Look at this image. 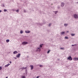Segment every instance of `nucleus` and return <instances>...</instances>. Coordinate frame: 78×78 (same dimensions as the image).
Segmentation results:
<instances>
[{
	"label": "nucleus",
	"instance_id": "obj_20",
	"mask_svg": "<svg viewBox=\"0 0 78 78\" xmlns=\"http://www.w3.org/2000/svg\"><path fill=\"white\" fill-rule=\"evenodd\" d=\"M55 14H57V13H58V11H55Z\"/></svg>",
	"mask_w": 78,
	"mask_h": 78
},
{
	"label": "nucleus",
	"instance_id": "obj_15",
	"mask_svg": "<svg viewBox=\"0 0 78 78\" xmlns=\"http://www.w3.org/2000/svg\"><path fill=\"white\" fill-rule=\"evenodd\" d=\"M21 69H27V68L26 67H25V68H24V67H23L22 68H21Z\"/></svg>",
	"mask_w": 78,
	"mask_h": 78
},
{
	"label": "nucleus",
	"instance_id": "obj_34",
	"mask_svg": "<svg viewBox=\"0 0 78 78\" xmlns=\"http://www.w3.org/2000/svg\"><path fill=\"white\" fill-rule=\"evenodd\" d=\"M6 78H8V77H6Z\"/></svg>",
	"mask_w": 78,
	"mask_h": 78
},
{
	"label": "nucleus",
	"instance_id": "obj_21",
	"mask_svg": "<svg viewBox=\"0 0 78 78\" xmlns=\"http://www.w3.org/2000/svg\"><path fill=\"white\" fill-rule=\"evenodd\" d=\"M50 50H49L47 52V53H50Z\"/></svg>",
	"mask_w": 78,
	"mask_h": 78
},
{
	"label": "nucleus",
	"instance_id": "obj_26",
	"mask_svg": "<svg viewBox=\"0 0 78 78\" xmlns=\"http://www.w3.org/2000/svg\"><path fill=\"white\" fill-rule=\"evenodd\" d=\"M49 27H50V26H51V24H49Z\"/></svg>",
	"mask_w": 78,
	"mask_h": 78
},
{
	"label": "nucleus",
	"instance_id": "obj_7",
	"mask_svg": "<svg viewBox=\"0 0 78 78\" xmlns=\"http://www.w3.org/2000/svg\"><path fill=\"white\" fill-rule=\"evenodd\" d=\"M64 6V3H62L61 4V6H62V7H63Z\"/></svg>",
	"mask_w": 78,
	"mask_h": 78
},
{
	"label": "nucleus",
	"instance_id": "obj_18",
	"mask_svg": "<svg viewBox=\"0 0 78 78\" xmlns=\"http://www.w3.org/2000/svg\"><path fill=\"white\" fill-rule=\"evenodd\" d=\"M65 38L66 39H69V38H68V37H65Z\"/></svg>",
	"mask_w": 78,
	"mask_h": 78
},
{
	"label": "nucleus",
	"instance_id": "obj_33",
	"mask_svg": "<svg viewBox=\"0 0 78 78\" xmlns=\"http://www.w3.org/2000/svg\"><path fill=\"white\" fill-rule=\"evenodd\" d=\"M10 62V63H11V62Z\"/></svg>",
	"mask_w": 78,
	"mask_h": 78
},
{
	"label": "nucleus",
	"instance_id": "obj_16",
	"mask_svg": "<svg viewBox=\"0 0 78 78\" xmlns=\"http://www.w3.org/2000/svg\"><path fill=\"white\" fill-rule=\"evenodd\" d=\"M64 25V26H65V27H67V24H65Z\"/></svg>",
	"mask_w": 78,
	"mask_h": 78
},
{
	"label": "nucleus",
	"instance_id": "obj_11",
	"mask_svg": "<svg viewBox=\"0 0 78 78\" xmlns=\"http://www.w3.org/2000/svg\"><path fill=\"white\" fill-rule=\"evenodd\" d=\"M9 66V64H8L6 65H5V67H8V66Z\"/></svg>",
	"mask_w": 78,
	"mask_h": 78
},
{
	"label": "nucleus",
	"instance_id": "obj_6",
	"mask_svg": "<svg viewBox=\"0 0 78 78\" xmlns=\"http://www.w3.org/2000/svg\"><path fill=\"white\" fill-rule=\"evenodd\" d=\"M20 56V54H18V55L16 56V58H19Z\"/></svg>",
	"mask_w": 78,
	"mask_h": 78
},
{
	"label": "nucleus",
	"instance_id": "obj_4",
	"mask_svg": "<svg viewBox=\"0 0 78 78\" xmlns=\"http://www.w3.org/2000/svg\"><path fill=\"white\" fill-rule=\"evenodd\" d=\"M28 42H23L22 43L23 45H26V44H27Z\"/></svg>",
	"mask_w": 78,
	"mask_h": 78
},
{
	"label": "nucleus",
	"instance_id": "obj_13",
	"mask_svg": "<svg viewBox=\"0 0 78 78\" xmlns=\"http://www.w3.org/2000/svg\"><path fill=\"white\" fill-rule=\"evenodd\" d=\"M6 42H9V40H6Z\"/></svg>",
	"mask_w": 78,
	"mask_h": 78
},
{
	"label": "nucleus",
	"instance_id": "obj_9",
	"mask_svg": "<svg viewBox=\"0 0 78 78\" xmlns=\"http://www.w3.org/2000/svg\"><path fill=\"white\" fill-rule=\"evenodd\" d=\"M25 33H30V31L29 30L26 31H25Z\"/></svg>",
	"mask_w": 78,
	"mask_h": 78
},
{
	"label": "nucleus",
	"instance_id": "obj_12",
	"mask_svg": "<svg viewBox=\"0 0 78 78\" xmlns=\"http://www.w3.org/2000/svg\"><path fill=\"white\" fill-rule=\"evenodd\" d=\"M61 34H65V32H61Z\"/></svg>",
	"mask_w": 78,
	"mask_h": 78
},
{
	"label": "nucleus",
	"instance_id": "obj_27",
	"mask_svg": "<svg viewBox=\"0 0 78 78\" xmlns=\"http://www.w3.org/2000/svg\"><path fill=\"white\" fill-rule=\"evenodd\" d=\"M61 49H62V50H63V49H64V48H61Z\"/></svg>",
	"mask_w": 78,
	"mask_h": 78
},
{
	"label": "nucleus",
	"instance_id": "obj_32",
	"mask_svg": "<svg viewBox=\"0 0 78 78\" xmlns=\"http://www.w3.org/2000/svg\"><path fill=\"white\" fill-rule=\"evenodd\" d=\"M2 12V11L1 10H0V12Z\"/></svg>",
	"mask_w": 78,
	"mask_h": 78
},
{
	"label": "nucleus",
	"instance_id": "obj_8",
	"mask_svg": "<svg viewBox=\"0 0 78 78\" xmlns=\"http://www.w3.org/2000/svg\"><path fill=\"white\" fill-rule=\"evenodd\" d=\"M30 67L31 70H33V65H30Z\"/></svg>",
	"mask_w": 78,
	"mask_h": 78
},
{
	"label": "nucleus",
	"instance_id": "obj_3",
	"mask_svg": "<svg viewBox=\"0 0 78 78\" xmlns=\"http://www.w3.org/2000/svg\"><path fill=\"white\" fill-rule=\"evenodd\" d=\"M74 18H75V19H77L78 18V15L76 14L74 15Z\"/></svg>",
	"mask_w": 78,
	"mask_h": 78
},
{
	"label": "nucleus",
	"instance_id": "obj_19",
	"mask_svg": "<svg viewBox=\"0 0 78 78\" xmlns=\"http://www.w3.org/2000/svg\"><path fill=\"white\" fill-rule=\"evenodd\" d=\"M4 12H6V11H7V10H6V9H5L4 10Z\"/></svg>",
	"mask_w": 78,
	"mask_h": 78
},
{
	"label": "nucleus",
	"instance_id": "obj_25",
	"mask_svg": "<svg viewBox=\"0 0 78 78\" xmlns=\"http://www.w3.org/2000/svg\"><path fill=\"white\" fill-rule=\"evenodd\" d=\"M16 12H19V10H16Z\"/></svg>",
	"mask_w": 78,
	"mask_h": 78
},
{
	"label": "nucleus",
	"instance_id": "obj_10",
	"mask_svg": "<svg viewBox=\"0 0 78 78\" xmlns=\"http://www.w3.org/2000/svg\"><path fill=\"white\" fill-rule=\"evenodd\" d=\"M17 53L18 52L17 51H15L13 52V54H17Z\"/></svg>",
	"mask_w": 78,
	"mask_h": 78
},
{
	"label": "nucleus",
	"instance_id": "obj_14",
	"mask_svg": "<svg viewBox=\"0 0 78 78\" xmlns=\"http://www.w3.org/2000/svg\"><path fill=\"white\" fill-rule=\"evenodd\" d=\"M23 32L22 31V30H21L20 31V33H21V34H22V33H23Z\"/></svg>",
	"mask_w": 78,
	"mask_h": 78
},
{
	"label": "nucleus",
	"instance_id": "obj_30",
	"mask_svg": "<svg viewBox=\"0 0 78 78\" xmlns=\"http://www.w3.org/2000/svg\"><path fill=\"white\" fill-rule=\"evenodd\" d=\"M66 33H69V31H67L66 32Z\"/></svg>",
	"mask_w": 78,
	"mask_h": 78
},
{
	"label": "nucleus",
	"instance_id": "obj_35",
	"mask_svg": "<svg viewBox=\"0 0 78 78\" xmlns=\"http://www.w3.org/2000/svg\"><path fill=\"white\" fill-rule=\"evenodd\" d=\"M3 7H5V6L4 5V6H3Z\"/></svg>",
	"mask_w": 78,
	"mask_h": 78
},
{
	"label": "nucleus",
	"instance_id": "obj_23",
	"mask_svg": "<svg viewBox=\"0 0 78 78\" xmlns=\"http://www.w3.org/2000/svg\"><path fill=\"white\" fill-rule=\"evenodd\" d=\"M42 65H40V67H42Z\"/></svg>",
	"mask_w": 78,
	"mask_h": 78
},
{
	"label": "nucleus",
	"instance_id": "obj_17",
	"mask_svg": "<svg viewBox=\"0 0 78 78\" xmlns=\"http://www.w3.org/2000/svg\"><path fill=\"white\" fill-rule=\"evenodd\" d=\"M71 34V36H75V34Z\"/></svg>",
	"mask_w": 78,
	"mask_h": 78
},
{
	"label": "nucleus",
	"instance_id": "obj_28",
	"mask_svg": "<svg viewBox=\"0 0 78 78\" xmlns=\"http://www.w3.org/2000/svg\"><path fill=\"white\" fill-rule=\"evenodd\" d=\"M72 46H75V45H72Z\"/></svg>",
	"mask_w": 78,
	"mask_h": 78
},
{
	"label": "nucleus",
	"instance_id": "obj_5",
	"mask_svg": "<svg viewBox=\"0 0 78 78\" xmlns=\"http://www.w3.org/2000/svg\"><path fill=\"white\" fill-rule=\"evenodd\" d=\"M73 60L74 61H78V58H73Z\"/></svg>",
	"mask_w": 78,
	"mask_h": 78
},
{
	"label": "nucleus",
	"instance_id": "obj_31",
	"mask_svg": "<svg viewBox=\"0 0 78 78\" xmlns=\"http://www.w3.org/2000/svg\"><path fill=\"white\" fill-rule=\"evenodd\" d=\"M53 3L51 4V5H53Z\"/></svg>",
	"mask_w": 78,
	"mask_h": 78
},
{
	"label": "nucleus",
	"instance_id": "obj_24",
	"mask_svg": "<svg viewBox=\"0 0 78 78\" xmlns=\"http://www.w3.org/2000/svg\"><path fill=\"white\" fill-rule=\"evenodd\" d=\"M2 67L0 66V70H2Z\"/></svg>",
	"mask_w": 78,
	"mask_h": 78
},
{
	"label": "nucleus",
	"instance_id": "obj_1",
	"mask_svg": "<svg viewBox=\"0 0 78 78\" xmlns=\"http://www.w3.org/2000/svg\"><path fill=\"white\" fill-rule=\"evenodd\" d=\"M43 45V44H41V45H40V48H37V51H41V47H42Z\"/></svg>",
	"mask_w": 78,
	"mask_h": 78
},
{
	"label": "nucleus",
	"instance_id": "obj_22",
	"mask_svg": "<svg viewBox=\"0 0 78 78\" xmlns=\"http://www.w3.org/2000/svg\"><path fill=\"white\" fill-rule=\"evenodd\" d=\"M22 78H26L25 76H22Z\"/></svg>",
	"mask_w": 78,
	"mask_h": 78
},
{
	"label": "nucleus",
	"instance_id": "obj_2",
	"mask_svg": "<svg viewBox=\"0 0 78 78\" xmlns=\"http://www.w3.org/2000/svg\"><path fill=\"white\" fill-rule=\"evenodd\" d=\"M68 59H69V61H72V58L71 57V56H70L69 57H68Z\"/></svg>",
	"mask_w": 78,
	"mask_h": 78
},
{
	"label": "nucleus",
	"instance_id": "obj_29",
	"mask_svg": "<svg viewBox=\"0 0 78 78\" xmlns=\"http://www.w3.org/2000/svg\"><path fill=\"white\" fill-rule=\"evenodd\" d=\"M39 76H37V78H39Z\"/></svg>",
	"mask_w": 78,
	"mask_h": 78
}]
</instances>
